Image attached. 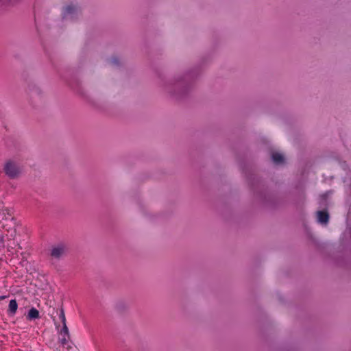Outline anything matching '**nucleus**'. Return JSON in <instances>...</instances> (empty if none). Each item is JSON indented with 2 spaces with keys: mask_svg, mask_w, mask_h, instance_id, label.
<instances>
[{
  "mask_svg": "<svg viewBox=\"0 0 351 351\" xmlns=\"http://www.w3.org/2000/svg\"><path fill=\"white\" fill-rule=\"evenodd\" d=\"M317 221L322 224H326L328 221L329 215L325 211H318L317 213Z\"/></svg>",
  "mask_w": 351,
  "mask_h": 351,
  "instance_id": "nucleus-4",
  "label": "nucleus"
},
{
  "mask_svg": "<svg viewBox=\"0 0 351 351\" xmlns=\"http://www.w3.org/2000/svg\"><path fill=\"white\" fill-rule=\"evenodd\" d=\"M18 304L15 299L11 300L9 303L8 314L10 316H14L17 311Z\"/></svg>",
  "mask_w": 351,
  "mask_h": 351,
  "instance_id": "nucleus-3",
  "label": "nucleus"
},
{
  "mask_svg": "<svg viewBox=\"0 0 351 351\" xmlns=\"http://www.w3.org/2000/svg\"><path fill=\"white\" fill-rule=\"evenodd\" d=\"M60 318H61L62 324H63V327H62V332H64L66 335H68L69 334V329H68V328H67V326L66 325V319H65V316H64V314L63 311L61 312Z\"/></svg>",
  "mask_w": 351,
  "mask_h": 351,
  "instance_id": "nucleus-7",
  "label": "nucleus"
},
{
  "mask_svg": "<svg viewBox=\"0 0 351 351\" xmlns=\"http://www.w3.org/2000/svg\"><path fill=\"white\" fill-rule=\"evenodd\" d=\"M112 62H113L114 63H116V62H117V60L114 59V60H112Z\"/></svg>",
  "mask_w": 351,
  "mask_h": 351,
  "instance_id": "nucleus-12",
  "label": "nucleus"
},
{
  "mask_svg": "<svg viewBox=\"0 0 351 351\" xmlns=\"http://www.w3.org/2000/svg\"><path fill=\"white\" fill-rule=\"evenodd\" d=\"M271 158L273 162H275L276 164H280L284 161V156L279 153H274L272 154Z\"/></svg>",
  "mask_w": 351,
  "mask_h": 351,
  "instance_id": "nucleus-6",
  "label": "nucleus"
},
{
  "mask_svg": "<svg viewBox=\"0 0 351 351\" xmlns=\"http://www.w3.org/2000/svg\"><path fill=\"white\" fill-rule=\"evenodd\" d=\"M75 10V7L73 5H68L64 8L63 15L66 17L68 14L72 13Z\"/></svg>",
  "mask_w": 351,
  "mask_h": 351,
  "instance_id": "nucleus-8",
  "label": "nucleus"
},
{
  "mask_svg": "<svg viewBox=\"0 0 351 351\" xmlns=\"http://www.w3.org/2000/svg\"><path fill=\"white\" fill-rule=\"evenodd\" d=\"M8 0H0V3L2 2V3H4L5 1H7Z\"/></svg>",
  "mask_w": 351,
  "mask_h": 351,
  "instance_id": "nucleus-11",
  "label": "nucleus"
},
{
  "mask_svg": "<svg viewBox=\"0 0 351 351\" xmlns=\"http://www.w3.org/2000/svg\"><path fill=\"white\" fill-rule=\"evenodd\" d=\"M4 171L10 178H16L21 173L18 164L12 160H8L5 163Z\"/></svg>",
  "mask_w": 351,
  "mask_h": 351,
  "instance_id": "nucleus-1",
  "label": "nucleus"
},
{
  "mask_svg": "<svg viewBox=\"0 0 351 351\" xmlns=\"http://www.w3.org/2000/svg\"><path fill=\"white\" fill-rule=\"evenodd\" d=\"M3 243V237L0 234V243Z\"/></svg>",
  "mask_w": 351,
  "mask_h": 351,
  "instance_id": "nucleus-10",
  "label": "nucleus"
},
{
  "mask_svg": "<svg viewBox=\"0 0 351 351\" xmlns=\"http://www.w3.org/2000/svg\"><path fill=\"white\" fill-rule=\"evenodd\" d=\"M66 252V247L63 244H58L52 246L50 255L53 258L59 259L62 258Z\"/></svg>",
  "mask_w": 351,
  "mask_h": 351,
  "instance_id": "nucleus-2",
  "label": "nucleus"
},
{
  "mask_svg": "<svg viewBox=\"0 0 351 351\" xmlns=\"http://www.w3.org/2000/svg\"><path fill=\"white\" fill-rule=\"evenodd\" d=\"M8 298V296H7V295H1V296H0V301H1V300H4V299H5V298Z\"/></svg>",
  "mask_w": 351,
  "mask_h": 351,
  "instance_id": "nucleus-9",
  "label": "nucleus"
},
{
  "mask_svg": "<svg viewBox=\"0 0 351 351\" xmlns=\"http://www.w3.org/2000/svg\"><path fill=\"white\" fill-rule=\"evenodd\" d=\"M39 317V311L34 307H32L27 313V319L32 320Z\"/></svg>",
  "mask_w": 351,
  "mask_h": 351,
  "instance_id": "nucleus-5",
  "label": "nucleus"
}]
</instances>
